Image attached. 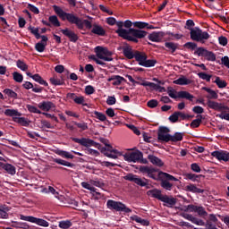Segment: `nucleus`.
<instances>
[{
	"mask_svg": "<svg viewBox=\"0 0 229 229\" xmlns=\"http://www.w3.org/2000/svg\"><path fill=\"white\" fill-rule=\"evenodd\" d=\"M50 82L52 83V85H64V79H60L58 77H52L50 78Z\"/></svg>",
	"mask_w": 229,
	"mask_h": 229,
	"instance_id": "obj_48",
	"label": "nucleus"
},
{
	"mask_svg": "<svg viewBox=\"0 0 229 229\" xmlns=\"http://www.w3.org/2000/svg\"><path fill=\"white\" fill-rule=\"evenodd\" d=\"M175 85H190L191 80L187 79L185 76H181L179 79L174 81Z\"/></svg>",
	"mask_w": 229,
	"mask_h": 229,
	"instance_id": "obj_33",
	"label": "nucleus"
},
{
	"mask_svg": "<svg viewBox=\"0 0 229 229\" xmlns=\"http://www.w3.org/2000/svg\"><path fill=\"white\" fill-rule=\"evenodd\" d=\"M161 201L165 203V207H168L169 208H173L176 205V199L167 195H163Z\"/></svg>",
	"mask_w": 229,
	"mask_h": 229,
	"instance_id": "obj_18",
	"label": "nucleus"
},
{
	"mask_svg": "<svg viewBox=\"0 0 229 229\" xmlns=\"http://www.w3.org/2000/svg\"><path fill=\"white\" fill-rule=\"evenodd\" d=\"M203 120V116L201 114L197 115V119L193 120L191 123V128H199V124H201V121Z\"/></svg>",
	"mask_w": 229,
	"mask_h": 229,
	"instance_id": "obj_43",
	"label": "nucleus"
},
{
	"mask_svg": "<svg viewBox=\"0 0 229 229\" xmlns=\"http://www.w3.org/2000/svg\"><path fill=\"white\" fill-rule=\"evenodd\" d=\"M8 212H10L8 206L0 205V219H8Z\"/></svg>",
	"mask_w": 229,
	"mask_h": 229,
	"instance_id": "obj_27",
	"label": "nucleus"
},
{
	"mask_svg": "<svg viewBox=\"0 0 229 229\" xmlns=\"http://www.w3.org/2000/svg\"><path fill=\"white\" fill-rule=\"evenodd\" d=\"M35 225H38V226H44L45 228H47L49 226V222L42 219V218H37L34 217V222Z\"/></svg>",
	"mask_w": 229,
	"mask_h": 229,
	"instance_id": "obj_39",
	"label": "nucleus"
},
{
	"mask_svg": "<svg viewBox=\"0 0 229 229\" xmlns=\"http://www.w3.org/2000/svg\"><path fill=\"white\" fill-rule=\"evenodd\" d=\"M184 47H186V49H191V51H194V49L198 47V44L194 42H187L184 44Z\"/></svg>",
	"mask_w": 229,
	"mask_h": 229,
	"instance_id": "obj_59",
	"label": "nucleus"
},
{
	"mask_svg": "<svg viewBox=\"0 0 229 229\" xmlns=\"http://www.w3.org/2000/svg\"><path fill=\"white\" fill-rule=\"evenodd\" d=\"M107 81H112V85L118 86L123 83V81H126V80L119 75H113L107 79Z\"/></svg>",
	"mask_w": 229,
	"mask_h": 229,
	"instance_id": "obj_24",
	"label": "nucleus"
},
{
	"mask_svg": "<svg viewBox=\"0 0 229 229\" xmlns=\"http://www.w3.org/2000/svg\"><path fill=\"white\" fill-rule=\"evenodd\" d=\"M206 221H209V222H211V223H213V224H215V225H217V223H218V219H217V216H216V215H214V214H209L208 215V220H206Z\"/></svg>",
	"mask_w": 229,
	"mask_h": 229,
	"instance_id": "obj_64",
	"label": "nucleus"
},
{
	"mask_svg": "<svg viewBox=\"0 0 229 229\" xmlns=\"http://www.w3.org/2000/svg\"><path fill=\"white\" fill-rule=\"evenodd\" d=\"M54 11L62 19V21H68L70 24H75L79 30H83V21L78 17L74 13H65L59 6L54 5Z\"/></svg>",
	"mask_w": 229,
	"mask_h": 229,
	"instance_id": "obj_3",
	"label": "nucleus"
},
{
	"mask_svg": "<svg viewBox=\"0 0 229 229\" xmlns=\"http://www.w3.org/2000/svg\"><path fill=\"white\" fill-rule=\"evenodd\" d=\"M190 37L191 40L195 42H200V44H205L207 40L210 38V34L207 31L201 30V29L195 27L193 29H190Z\"/></svg>",
	"mask_w": 229,
	"mask_h": 229,
	"instance_id": "obj_7",
	"label": "nucleus"
},
{
	"mask_svg": "<svg viewBox=\"0 0 229 229\" xmlns=\"http://www.w3.org/2000/svg\"><path fill=\"white\" fill-rule=\"evenodd\" d=\"M96 55H91V60L98 64V65L105 66V62H112L114 58H112V52L109 51L108 48L103 47H95ZM97 56V57H96ZM101 60H104L101 61Z\"/></svg>",
	"mask_w": 229,
	"mask_h": 229,
	"instance_id": "obj_4",
	"label": "nucleus"
},
{
	"mask_svg": "<svg viewBox=\"0 0 229 229\" xmlns=\"http://www.w3.org/2000/svg\"><path fill=\"white\" fill-rule=\"evenodd\" d=\"M4 94H6L9 98H12L13 99H17V94L15 91L10 89H5L4 90Z\"/></svg>",
	"mask_w": 229,
	"mask_h": 229,
	"instance_id": "obj_51",
	"label": "nucleus"
},
{
	"mask_svg": "<svg viewBox=\"0 0 229 229\" xmlns=\"http://www.w3.org/2000/svg\"><path fill=\"white\" fill-rule=\"evenodd\" d=\"M54 162H55V164H59V165H64L65 167H73L74 165L72 163L67 162L61 158H55Z\"/></svg>",
	"mask_w": 229,
	"mask_h": 229,
	"instance_id": "obj_42",
	"label": "nucleus"
},
{
	"mask_svg": "<svg viewBox=\"0 0 229 229\" xmlns=\"http://www.w3.org/2000/svg\"><path fill=\"white\" fill-rule=\"evenodd\" d=\"M81 187H83V189H87L88 191H90L91 192H95L98 196H101V193L98 192L97 189L94 188V186L90 185L89 182H82Z\"/></svg>",
	"mask_w": 229,
	"mask_h": 229,
	"instance_id": "obj_35",
	"label": "nucleus"
},
{
	"mask_svg": "<svg viewBox=\"0 0 229 229\" xmlns=\"http://www.w3.org/2000/svg\"><path fill=\"white\" fill-rule=\"evenodd\" d=\"M206 92H208L207 99L211 101V99H217L219 96L216 93L215 90L209 89V88H203Z\"/></svg>",
	"mask_w": 229,
	"mask_h": 229,
	"instance_id": "obj_30",
	"label": "nucleus"
},
{
	"mask_svg": "<svg viewBox=\"0 0 229 229\" xmlns=\"http://www.w3.org/2000/svg\"><path fill=\"white\" fill-rule=\"evenodd\" d=\"M73 142H76L77 144H81V146H84V148H97L98 149H101V144L87 138H73L72 139Z\"/></svg>",
	"mask_w": 229,
	"mask_h": 229,
	"instance_id": "obj_10",
	"label": "nucleus"
},
{
	"mask_svg": "<svg viewBox=\"0 0 229 229\" xmlns=\"http://www.w3.org/2000/svg\"><path fill=\"white\" fill-rule=\"evenodd\" d=\"M142 67H155V65L157 64V60L154 59H145L144 63H141Z\"/></svg>",
	"mask_w": 229,
	"mask_h": 229,
	"instance_id": "obj_46",
	"label": "nucleus"
},
{
	"mask_svg": "<svg viewBox=\"0 0 229 229\" xmlns=\"http://www.w3.org/2000/svg\"><path fill=\"white\" fill-rule=\"evenodd\" d=\"M182 216L187 221H191L193 225H197V226H205V229H218L217 224L211 223L210 221H203L191 214L182 213Z\"/></svg>",
	"mask_w": 229,
	"mask_h": 229,
	"instance_id": "obj_6",
	"label": "nucleus"
},
{
	"mask_svg": "<svg viewBox=\"0 0 229 229\" xmlns=\"http://www.w3.org/2000/svg\"><path fill=\"white\" fill-rule=\"evenodd\" d=\"M212 157L217 158V160H223L224 162H228L229 160V153L223 150H216L212 152Z\"/></svg>",
	"mask_w": 229,
	"mask_h": 229,
	"instance_id": "obj_16",
	"label": "nucleus"
},
{
	"mask_svg": "<svg viewBox=\"0 0 229 229\" xmlns=\"http://www.w3.org/2000/svg\"><path fill=\"white\" fill-rule=\"evenodd\" d=\"M32 80H34V81H37V83H39V85H44L45 87H47L48 85L47 81H44V79H42V77L38 73L33 75Z\"/></svg>",
	"mask_w": 229,
	"mask_h": 229,
	"instance_id": "obj_40",
	"label": "nucleus"
},
{
	"mask_svg": "<svg viewBox=\"0 0 229 229\" xmlns=\"http://www.w3.org/2000/svg\"><path fill=\"white\" fill-rule=\"evenodd\" d=\"M68 98H71V99H73L74 103L77 105H83V106H87V103H85V98L83 97H76V94L70 93L68 94Z\"/></svg>",
	"mask_w": 229,
	"mask_h": 229,
	"instance_id": "obj_23",
	"label": "nucleus"
},
{
	"mask_svg": "<svg viewBox=\"0 0 229 229\" xmlns=\"http://www.w3.org/2000/svg\"><path fill=\"white\" fill-rule=\"evenodd\" d=\"M169 128L167 127H159L157 132V139L159 142H170L171 134H169Z\"/></svg>",
	"mask_w": 229,
	"mask_h": 229,
	"instance_id": "obj_12",
	"label": "nucleus"
},
{
	"mask_svg": "<svg viewBox=\"0 0 229 229\" xmlns=\"http://www.w3.org/2000/svg\"><path fill=\"white\" fill-rule=\"evenodd\" d=\"M49 22L55 26V28L60 27V21H58V17L56 15H52L48 18Z\"/></svg>",
	"mask_w": 229,
	"mask_h": 229,
	"instance_id": "obj_47",
	"label": "nucleus"
},
{
	"mask_svg": "<svg viewBox=\"0 0 229 229\" xmlns=\"http://www.w3.org/2000/svg\"><path fill=\"white\" fill-rule=\"evenodd\" d=\"M86 153L91 155V157H99V151L92 148H87Z\"/></svg>",
	"mask_w": 229,
	"mask_h": 229,
	"instance_id": "obj_63",
	"label": "nucleus"
},
{
	"mask_svg": "<svg viewBox=\"0 0 229 229\" xmlns=\"http://www.w3.org/2000/svg\"><path fill=\"white\" fill-rule=\"evenodd\" d=\"M123 55L129 60L135 58V53L133 54V51H131V48L130 47L123 48Z\"/></svg>",
	"mask_w": 229,
	"mask_h": 229,
	"instance_id": "obj_41",
	"label": "nucleus"
},
{
	"mask_svg": "<svg viewBox=\"0 0 229 229\" xmlns=\"http://www.w3.org/2000/svg\"><path fill=\"white\" fill-rule=\"evenodd\" d=\"M199 78H200L201 80H206V81H210V79L212 78L211 75L207 74L205 72H199L198 73Z\"/></svg>",
	"mask_w": 229,
	"mask_h": 229,
	"instance_id": "obj_62",
	"label": "nucleus"
},
{
	"mask_svg": "<svg viewBox=\"0 0 229 229\" xmlns=\"http://www.w3.org/2000/svg\"><path fill=\"white\" fill-rule=\"evenodd\" d=\"M207 51L208 50L205 49L204 47H199L195 51V55H198V56H205V55L207 54Z\"/></svg>",
	"mask_w": 229,
	"mask_h": 229,
	"instance_id": "obj_61",
	"label": "nucleus"
},
{
	"mask_svg": "<svg viewBox=\"0 0 229 229\" xmlns=\"http://www.w3.org/2000/svg\"><path fill=\"white\" fill-rule=\"evenodd\" d=\"M139 171L142 173V174H147L148 178H152V180H158L161 178V187L165 189V191H173V183L170 182H178L176 177L164 172H159L158 169L153 166L140 165L139 167ZM158 173V174H157Z\"/></svg>",
	"mask_w": 229,
	"mask_h": 229,
	"instance_id": "obj_1",
	"label": "nucleus"
},
{
	"mask_svg": "<svg viewBox=\"0 0 229 229\" xmlns=\"http://www.w3.org/2000/svg\"><path fill=\"white\" fill-rule=\"evenodd\" d=\"M91 33H94V35H98V37H105V35H106V31L105 30V29L98 24L93 25Z\"/></svg>",
	"mask_w": 229,
	"mask_h": 229,
	"instance_id": "obj_21",
	"label": "nucleus"
},
{
	"mask_svg": "<svg viewBox=\"0 0 229 229\" xmlns=\"http://www.w3.org/2000/svg\"><path fill=\"white\" fill-rule=\"evenodd\" d=\"M207 105L208 108L216 110V112H223V110H229V107L223 103H218L213 100H208Z\"/></svg>",
	"mask_w": 229,
	"mask_h": 229,
	"instance_id": "obj_14",
	"label": "nucleus"
},
{
	"mask_svg": "<svg viewBox=\"0 0 229 229\" xmlns=\"http://www.w3.org/2000/svg\"><path fill=\"white\" fill-rule=\"evenodd\" d=\"M148 38L151 42H161L162 38H164V32H152Z\"/></svg>",
	"mask_w": 229,
	"mask_h": 229,
	"instance_id": "obj_19",
	"label": "nucleus"
},
{
	"mask_svg": "<svg viewBox=\"0 0 229 229\" xmlns=\"http://www.w3.org/2000/svg\"><path fill=\"white\" fill-rule=\"evenodd\" d=\"M184 191H186V192H193L195 194H203L204 191L196 187V184H188L185 186Z\"/></svg>",
	"mask_w": 229,
	"mask_h": 229,
	"instance_id": "obj_22",
	"label": "nucleus"
},
{
	"mask_svg": "<svg viewBox=\"0 0 229 229\" xmlns=\"http://www.w3.org/2000/svg\"><path fill=\"white\" fill-rule=\"evenodd\" d=\"M56 155H59V157H62L63 158H68L70 160H72L74 158V156L71 154V152H67L65 150H56L55 151Z\"/></svg>",
	"mask_w": 229,
	"mask_h": 229,
	"instance_id": "obj_31",
	"label": "nucleus"
},
{
	"mask_svg": "<svg viewBox=\"0 0 229 229\" xmlns=\"http://www.w3.org/2000/svg\"><path fill=\"white\" fill-rule=\"evenodd\" d=\"M106 207L109 210H115V212H125V214H130V212H131V209L126 207L123 202L115 201L114 199H108Z\"/></svg>",
	"mask_w": 229,
	"mask_h": 229,
	"instance_id": "obj_8",
	"label": "nucleus"
},
{
	"mask_svg": "<svg viewBox=\"0 0 229 229\" xmlns=\"http://www.w3.org/2000/svg\"><path fill=\"white\" fill-rule=\"evenodd\" d=\"M4 170L6 171L8 174H11V176H14V174L17 173L15 166L11 164H5V165H4Z\"/></svg>",
	"mask_w": 229,
	"mask_h": 229,
	"instance_id": "obj_32",
	"label": "nucleus"
},
{
	"mask_svg": "<svg viewBox=\"0 0 229 229\" xmlns=\"http://www.w3.org/2000/svg\"><path fill=\"white\" fill-rule=\"evenodd\" d=\"M148 158L149 162L153 164V165H157V167H162V165H164V162L162 161V159L157 157L156 156L148 155Z\"/></svg>",
	"mask_w": 229,
	"mask_h": 229,
	"instance_id": "obj_25",
	"label": "nucleus"
},
{
	"mask_svg": "<svg viewBox=\"0 0 229 229\" xmlns=\"http://www.w3.org/2000/svg\"><path fill=\"white\" fill-rule=\"evenodd\" d=\"M14 123L21 124V126H30V121H27L24 117H13Z\"/></svg>",
	"mask_w": 229,
	"mask_h": 229,
	"instance_id": "obj_38",
	"label": "nucleus"
},
{
	"mask_svg": "<svg viewBox=\"0 0 229 229\" xmlns=\"http://www.w3.org/2000/svg\"><path fill=\"white\" fill-rule=\"evenodd\" d=\"M131 220L135 221L136 223H139L140 225H142V226H149V221H148L147 219H142L139 216L134 215V216H131Z\"/></svg>",
	"mask_w": 229,
	"mask_h": 229,
	"instance_id": "obj_29",
	"label": "nucleus"
},
{
	"mask_svg": "<svg viewBox=\"0 0 229 229\" xmlns=\"http://www.w3.org/2000/svg\"><path fill=\"white\" fill-rule=\"evenodd\" d=\"M100 142L102 144H105L106 147H102L100 145V148H98L105 157H107V158H113L114 160H116V158H119L123 155L119 150L114 149V147L110 146L108 144V140L105 138L99 139Z\"/></svg>",
	"mask_w": 229,
	"mask_h": 229,
	"instance_id": "obj_5",
	"label": "nucleus"
},
{
	"mask_svg": "<svg viewBox=\"0 0 229 229\" xmlns=\"http://www.w3.org/2000/svg\"><path fill=\"white\" fill-rule=\"evenodd\" d=\"M46 46H47V43L38 42L35 45V49L38 53H44L46 51Z\"/></svg>",
	"mask_w": 229,
	"mask_h": 229,
	"instance_id": "obj_45",
	"label": "nucleus"
},
{
	"mask_svg": "<svg viewBox=\"0 0 229 229\" xmlns=\"http://www.w3.org/2000/svg\"><path fill=\"white\" fill-rule=\"evenodd\" d=\"M20 219H21V221H28L29 223H34V221H35V216H24V215H21V216H20Z\"/></svg>",
	"mask_w": 229,
	"mask_h": 229,
	"instance_id": "obj_58",
	"label": "nucleus"
},
{
	"mask_svg": "<svg viewBox=\"0 0 229 229\" xmlns=\"http://www.w3.org/2000/svg\"><path fill=\"white\" fill-rule=\"evenodd\" d=\"M61 33L64 35V37H67L71 42H78V34H75L74 31H72L70 29H63L61 30Z\"/></svg>",
	"mask_w": 229,
	"mask_h": 229,
	"instance_id": "obj_17",
	"label": "nucleus"
},
{
	"mask_svg": "<svg viewBox=\"0 0 229 229\" xmlns=\"http://www.w3.org/2000/svg\"><path fill=\"white\" fill-rule=\"evenodd\" d=\"M191 169L193 171V173H201V167H199V165L198 163H192L191 165Z\"/></svg>",
	"mask_w": 229,
	"mask_h": 229,
	"instance_id": "obj_60",
	"label": "nucleus"
},
{
	"mask_svg": "<svg viewBox=\"0 0 229 229\" xmlns=\"http://www.w3.org/2000/svg\"><path fill=\"white\" fill-rule=\"evenodd\" d=\"M93 114L95 117L98 119V121H101L102 123H105V121H106V115H105V114L99 113L98 111H94Z\"/></svg>",
	"mask_w": 229,
	"mask_h": 229,
	"instance_id": "obj_49",
	"label": "nucleus"
},
{
	"mask_svg": "<svg viewBox=\"0 0 229 229\" xmlns=\"http://www.w3.org/2000/svg\"><path fill=\"white\" fill-rule=\"evenodd\" d=\"M147 194L150 198H156V199H159V201H162V198H164V195H162V191L158 189L149 190L147 191Z\"/></svg>",
	"mask_w": 229,
	"mask_h": 229,
	"instance_id": "obj_20",
	"label": "nucleus"
},
{
	"mask_svg": "<svg viewBox=\"0 0 229 229\" xmlns=\"http://www.w3.org/2000/svg\"><path fill=\"white\" fill-rule=\"evenodd\" d=\"M144 155L140 151L136 150L133 152H127L123 155V158L126 162H139V160L142 159Z\"/></svg>",
	"mask_w": 229,
	"mask_h": 229,
	"instance_id": "obj_11",
	"label": "nucleus"
},
{
	"mask_svg": "<svg viewBox=\"0 0 229 229\" xmlns=\"http://www.w3.org/2000/svg\"><path fill=\"white\" fill-rule=\"evenodd\" d=\"M4 114L8 117H13H13H21V115H22L17 109H5Z\"/></svg>",
	"mask_w": 229,
	"mask_h": 229,
	"instance_id": "obj_26",
	"label": "nucleus"
},
{
	"mask_svg": "<svg viewBox=\"0 0 229 229\" xmlns=\"http://www.w3.org/2000/svg\"><path fill=\"white\" fill-rule=\"evenodd\" d=\"M215 82L216 83L218 89H225V87H226V81L221 80L219 77L216 78Z\"/></svg>",
	"mask_w": 229,
	"mask_h": 229,
	"instance_id": "obj_53",
	"label": "nucleus"
},
{
	"mask_svg": "<svg viewBox=\"0 0 229 229\" xmlns=\"http://www.w3.org/2000/svg\"><path fill=\"white\" fill-rule=\"evenodd\" d=\"M27 8H28V10H30V12H32V13H35L36 15H38V13H40V11L37 8V6H35L31 4H28Z\"/></svg>",
	"mask_w": 229,
	"mask_h": 229,
	"instance_id": "obj_57",
	"label": "nucleus"
},
{
	"mask_svg": "<svg viewBox=\"0 0 229 229\" xmlns=\"http://www.w3.org/2000/svg\"><path fill=\"white\" fill-rule=\"evenodd\" d=\"M181 210H183V212H195L196 210V206L194 205H188V206H183Z\"/></svg>",
	"mask_w": 229,
	"mask_h": 229,
	"instance_id": "obj_56",
	"label": "nucleus"
},
{
	"mask_svg": "<svg viewBox=\"0 0 229 229\" xmlns=\"http://www.w3.org/2000/svg\"><path fill=\"white\" fill-rule=\"evenodd\" d=\"M13 78L14 80V81H16L17 83H22V80H24V77L22 76V74L14 72L13 73Z\"/></svg>",
	"mask_w": 229,
	"mask_h": 229,
	"instance_id": "obj_50",
	"label": "nucleus"
},
{
	"mask_svg": "<svg viewBox=\"0 0 229 229\" xmlns=\"http://www.w3.org/2000/svg\"><path fill=\"white\" fill-rule=\"evenodd\" d=\"M118 30H115L118 37L124 38V40H129L130 42H139V38H144L148 32L137 29L125 30L123 28V21H118L116 23Z\"/></svg>",
	"mask_w": 229,
	"mask_h": 229,
	"instance_id": "obj_2",
	"label": "nucleus"
},
{
	"mask_svg": "<svg viewBox=\"0 0 229 229\" xmlns=\"http://www.w3.org/2000/svg\"><path fill=\"white\" fill-rule=\"evenodd\" d=\"M134 58L139 62V65L142 66V64L148 60V55H146V54H141L140 52H135Z\"/></svg>",
	"mask_w": 229,
	"mask_h": 229,
	"instance_id": "obj_28",
	"label": "nucleus"
},
{
	"mask_svg": "<svg viewBox=\"0 0 229 229\" xmlns=\"http://www.w3.org/2000/svg\"><path fill=\"white\" fill-rule=\"evenodd\" d=\"M180 140H183L182 132H175L174 135H170V142H180Z\"/></svg>",
	"mask_w": 229,
	"mask_h": 229,
	"instance_id": "obj_34",
	"label": "nucleus"
},
{
	"mask_svg": "<svg viewBox=\"0 0 229 229\" xmlns=\"http://www.w3.org/2000/svg\"><path fill=\"white\" fill-rule=\"evenodd\" d=\"M199 216V217H207L208 216V213L205 210V208L195 206V211Z\"/></svg>",
	"mask_w": 229,
	"mask_h": 229,
	"instance_id": "obj_37",
	"label": "nucleus"
},
{
	"mask_svg": "<svg viewBox=\"0 0 229 229\" xmlns=\"http://www.w3.org/2000/svg\"><path fill=\"white\" fill-rule=\"evenodd\" d=\"M16 65L18 69H21V71H28V66L26 65V63H24L23 61L18 60Z\"/></svg>",
	"mask_w": 229,
	"mask_h": 229,
	"instance_id": "obj_55",
	"label": "nucleus"
},
{
	"mask_svg": "<svg viewBox=\"0 0 229 229\" xmlns=\"http://www.w3.org/2000/svg\"><path fill=\"white\" fill-rule=\"evenodd\" d=\"M124 180L133 182L136 183V185H140V187H146V185H148V179H144L145 181H143L140 177H139V175L133 174H128L125 175Z\"/></svg>",
	"mask_w": 229,
	"mask_h": 229,
	"instance_id": "obj_13",
	"label": "nucleus"
},
{
	"mask_svg": "<svg viewBox=\"0 0 229 229\" xmlns=\"http://www.w3.org/2000/svg\"><path fill=\"white\" fill-rule=\"evenodd\" d=\"M72 226V223L71 222V220H64V221L59 222V228L69 229Z\"/></svg>",
	"mask_w": 229,
	"mask_h": 229,
	"instance_id": "obj_44",
	"label": "nucleus"
},
{
	"mask_svg": "<svg viewBox=\"0 0 229 229\" xmlns=\"http://www.w3.org/2000/svg\"><path fill=\"white\" fill-rule=\"evenodd\" d=\"M165 47H166L167 51H171L172 53H175L176 49H178V44L174 42H165Z\"/></svg>",
	"mask_w": 229,
	"mask_h": 229,
	"instance_id": "obj_36",
	"label": "nucleus"
},
{
	"mask_svg": "<svg viewBox=\"0 0 229 229\" xmlns=\"http://www.w3.org/2000/svg\"><path fill=\"white\" fill-rule=\"evenodd\" d=\"M167 94L172 99H176L180 98L181 99H188L189 101H192L194 99V96L187 91H179L177 92L173 87L167 88Z\"/></svg>",
	"mask_w": 229,
	"mask_h": 229,
	"instance_id": "obj_9",
	"label": "nucleus"
},
{
	"mask_svg": "<svg viewBox=\"0 0 229 229\" xmlns=\"http://www.w3.org/2000/svg\"><path fill=\"white\" fill-rule=\"evenodd\" d=\"M27 110L30 112L31 114H42V111L40 109L37 108L35 106L28 105L27 106Z\"/></svg>",
	"mask_w": 229,
	"mask_h": 229,
	"instance_id": "obj_54",
	"label": "nucleus"
},
{
	"mask_svg": "<svg viewBox=\"0 0 229 229\" xmlns=\"http://www.w3.org/2000/svg\"><path fill=\"white\" fill-rule=\"evenodd\" d=\"M204 58H207L209 62H216V55L208 50H207Z\"/></svg>",
	"mask_w": 229,
	"mask_h": 229,
	"instance_id": "obj_52",
	"label": "nucleus"
},
{
	"mask_svg": "<svg viewBox=\"0 0 229 229\" xmlns=\"http://www.w3.org/2000/svg\"><path fill=\"white\" fill-rule=\"evenodd\" d=\"M38 109L43 110V112H50V110H55L56 108V106L55 103L51 101H42L38 105Z\"/></svg>",
	"mask_w": 229,
	"mask_h": 229,
	"instance_id": "obj_15",
	"label": "nucleus"
}]
</instances>
